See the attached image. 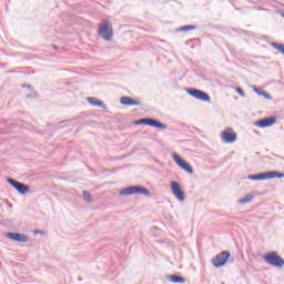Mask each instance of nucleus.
Masks as SVG:
<instances>
[{
    "label": "nucleus",
    "instance_id": "f03ea898",
    "mask_svg": "<svg viewBox=\"0 0 284 284\" xmlns=\"http://www.w3.org/2000/svg\"><path fill=\"white\" fill-rule=\"evenodd\" d=\"M270 179H284V173L278 171H267L248 175L250 181H270Z\"/></svg>",
    "mask_w": 284,
    "mask_h": 284
},
{
    "label": "nucleus",
    "instance_id": "f257e3e1",
    "mask_svg": "<svg viewBox=\"0 0 284 284\" xmlns=\"http://www.w3.org/2000/svg\"><path fill=\"white\" fill-rule=\"evenodd\" d=\"M132 194H142L143 196H152V192L145 186L131 185L120 191V196H132Z\"/></svg>",
    "mask_w": 284,
    "mask_h": 284
},
{
    "label": "nucleus",
    "instance_id": "6ab92c4d",
    "mask_svg": "<svg viewBox=\"0 0 284 284\" xmlns=\"http://www.w3.org/2000/svg\"><path fill=\"white\" fill-rule=\"evenodd\" d=\"M190 30H196V26H194V24H189V26L180 27V28L178 29V32H190Z\"/></svg>",
    "mask_w": 284,
    "mask_h": 284
},
{
    "label": "nucleus",
    "instance_id": "4468645a",
    "mask_svg": "<svg viewBox=\"0 0 284 284\" xmlns=\"http://www.w3.org/2000/svg\"><path fill=\"white\" fill-rule=\"evenodd\" d=\"M120 103H121V105H141V101L135 100L130 97H122L120 99Z\"/></svg>",
    "mask_w": 284,
    "mask_h": 284
},
{
    "label": "nucleus",
    "instance_id": "412c9836",
    "mask_svg": "<svg viewBox=\"0 0 284 284\" xmlns=\"http://www.w3.org/2000/svg\"><path fill=\"white\" fill-rule=\"evenodd\" d=\"M235 92H237V94H240V97L245 98V91H243V89H242V88L236 87V88H235Z\"/></svg>",
    "mask_w": 284,
    "mask_h": 284
},
{
    "label": "nucleus",
    "instance_id": "4be33fe9",
    "mask_svg": "<svg viewBox=\"0 0 284 284\" xmlns=\"http://www.w3.org/2000/svg\"><path fill=\"white\" fill-rule=\"evenodd\" d=\"M26 88L32 90V85H26Z\"/></svg>",
    "mask_w": 284,
    "mask_h": 284
},
{
    "label": "nucleus",
    "instance_id": "423d86ee",
    "mask_svg": "<svg viewBox=\"0 0 284 284\" xmlns=\"http://www.w3.org/2000/svg\"><path fill=\"white\" fill-rule=\"evenodd\" d=\"M138 125H149L150 128H156V130H168V124L154 120L152 118H144L136 122Z\"/></svg>",
    "mask_w": 284,
    "mask_h": 284
},
{
    "label": "nucleus",
    "instance_id": "aec40b11",
    "mask_svg": "<svg viewBox=\"0 0 284 284\" xmlns=\"http://www.w3.org/2000/svg\"><path fill=\"white\" fill-rule=\"evenodd\" d=\"M83 200L87 203H92V194H90L88 191H83Z\"/></svg>",
    "mask_w": 284,
    "mask_h": 284
},
{
    "label": "nucleus",
    "instance_id": "ddd939ff",
    "mask_svg": "<svg viewBox=\"0 0 284 284\" xmlns=\"http://www.w3.org/2000/svg\"><path fill=\"white\" fill-rule=\"evenodd\" d=\"M274 123H276V116H268L265 119H261L258 121L255 122V125L257 128H272V125H274Z\"/></svg>",
    "mask_w": 284,
    "mask_h": 284
},
{
    "label": "nucleus",
    "instance_id": "20e7f679",
    "mask_svg": "<svg viewBox=\"0 0 284 284\" xmlns=\"http://www.w3.org/2000/svg\"><path fill=\"white\" fill-rule=\"evenodd\" d=\"M232 256V254L230 253V251H222L221 253L216 254L213 258H212V265L213 267H223L225 265H227V261H230V257Z\"/></svg>",
    "mask_w": 284,
    "mask_h": 284
},
{
    "label": "nucleus",
    "instance_id": "2eb2a0df",
    "mask_svg": "<svg viewBox=\"0 0 284 284\" xmlns=\"http://www.w3.org/2000/svg\"><path fill=\"white\" fill-rule=\"evenodd\" d=\"M88 103H90V105H95V108H102L105 109V103H103V101L99 100L95 97H90L87 99Z\"/></svg>",
    "mask_w": 284,
    "mask_h": 284
},
{
    "label": "nucleus",
    "instance_id": "5701e85b",
    "mask_svg": "<svg viewBox=\"0 0 284 284\" xmlns=\"http://www.w3.org/2000/svg\"><path fill=\"white\" fill-rule=\"evenodd\" d=\"M36 234H41V230H37V231H36Z\"/></svg>",
    "mask_w": 284,
    "mask_h": 284
},
{
    "label": "nucleus",
    "instance_id": "0eeeda50",
    "mask_svg": "<svg viewBox=\"0 0 284 284\" xmlns=\"http://www.w3.org/2000/svg\"><path fill=\"white\" fill-rule=\"evenodd\" d=\"M173 161H175L176 165L181 168V170H184V172H187V174H194V169L187 161H185L181 155L178 153L172 154Z\"/></svg>",
    "mask_w": 284,
    "mask_h": 284
},
{
    "label": "nucleus",
    "instance_id": "9b49d317",
    "mask_svg": "<svg viewBox=\"0 0 284 284\" xmlns=\"http://www.w3.org/2000/svg\"><path fill=\"white\" fill-rule=\"evenodd\" d=\"M6 237L10 241H13L14 243H28L30 241V236L28 234L23 233H6Z\"/></svg>",
    "mask_w": 284,
    "mask_h": 284
},
{
    "label": "nucleus",
    "instance_id": "bb28decb",
    "mask_svg": "<svg viewBox=\"0 0 284 284\" xmlns=\"http://www.w3.org/2000/svg\"><path fill=\"white\" fill-rule=\"evenodd\" d=\"M282 17L284 18V13L282 14Z\"/></svg>",
    "mask_w": 284,
    "mask_h": 284
},
{
    "label": "nucleus",
    "instance_id": "dca6fc26",
    "mask_svg": "<svg viewBox=\"0 0 284 284\" xmlns=\"http://www.w3.org/2000/svg\"><path fill=\"white\" fill-rule=\"evenodd\" d=\"M253 90L255 94H258V97H264L267 101H272V95L265 91H261V89L253 87Z\"/></svg>",
    "mask_w": 284,
    "mask_h": 284
},
{
    "label": "nucleus",
    "instance_id": "9d476101",
    "mask_svg": "<svg viewBox=\"0 0 284 284\" xmlns=\"http://www.w3.org/2000/svg\"><path fill=\"white\" fill-rule=\"evenodd\" d=\"M171 191L175 199H178L181 203L185 201V192H183V189H181V184H179V182L171 181Z\"/></svg>",
    "mask_w": 284,
    "mask_h": 284
},
{
    "label": "nucleus",
    "instance_id": "a878e982",
    "mask_svg": "<svg viewBox=\"0 0 284 284\" xmlns=\"http://www.w3.org/2000/svg\"><path fill=\"white\" fill-rule=\"evenodd\" d=\"M53 48L57 50V45H53Z\"/></svg>",
    "mask_w": 284,
    "mask_h": 284
},
{
    "label": "nucleus",
    "instance_id": "f8f14e48",
    "mask_svg": "<svg viewBox=\"0 0 284 284\" xmlns=\"http://www.w3.org/2000/svg\"><path fill=\"white\" fill-rule=\"evenodd\" d=\"M237 139L236 132L234 129L227 128L222 132V141L223 143H235Z\"/></svg>",
    "mask_w": 284,
    "mask_h": 284
},
{
    "label": "nucleus",
    "instance_id": "a211bd4d",
    "mask_svg": "<svg viewBox=\"0 0 284 284\" xmlns=\"http://www.w3.org/2000/svg\"><path fill=\"white\" fill-rule=\"evenodd\" d=\"M254 199V195L252 193L246 194L244 197L239 200L240 205H245L250 203Z\"/></svg>",
    "mask_w": 284,
    "mask_h": 284
},
{
    "label": "nucleus",
    "instance_id": "393cba45",
    "mask_svg": "<svg viewBox=\"0 0 284 284\" xmlns=\"http://www.w3.org/2000/svg\"><path fill=\"white\" fill-rule=\"evenodd\" d=\"M79 281H83V278L79 277Z\"/></svg>",
    "mask_w": 284,
    "mask_h": 284
},
{
    "label": "nucleus",
    "instance_id": "b1692460",
    "mask_svg": "<svg viewBox=\"0 0 284 284\" xmlns=\"http://www.w3.org/2000/svg\"><path fill=\"white\" fill-rule=\"evenodd\" d=\"M27 97L30 99L32 95H31V94H28Z\"/></svg>",
    "mask_w": 284,
    "mask_h": 284
},
{
    "label": "nucleus",
    "instance_id": "f3484780",
    "mask_svg": "<svg viewBox=\"0 0 284 284\" xmlns=\"http://www.w3.org/2000/svg\"><path fill=\"white\" fill-rule=\"evenodd\" d=\"M168 281H171V283H185V277L181 275H169Z\"/></svg>",
    "mask_w": 284,
    "mask_h": 284
},
{
    "label": "nucleus",
    "instance_id": "7ed1b4c3",
    "mask_svg": "<svg viewBox=\"0 0 284 284\" xmlns=\"http://www.w3.org/2000/svg\"><path fill=\"white\" fill-rule=\"evenodd\" d=\"M264 261L267 263V265H272V267H277L278 270H282L284 267V260L278 255V253L272 251L264 255Z\"/></svg>",
    "mask_w": 284,
    "mask_h": 284
},
{
    "label": "nucleus",
    "instance_id": "1a4fd4ad",
    "mask_svg": "<svg viewBox=\"0 0 284 284\" xmlns=\"http://www.w3.org/2000/svg\"><path fill=\"white\" fill-rule=\"evenodd\" d=\"M186 92L190 97H193V99H197V101L209 102L211 99L210 94L199 89L187 88Z\"/></svg>",
    "mask_w": 284,
    "mask_h": 284
},
{
    "label": "nucleus",
    "instance_id": "6e6552de",
    "mask_svg": "<svg viewBox=\"0 0 284 284\" xmlns=\"http://www.w3.org/2000/svg\"><path fill=\"white\" fill-rule=\"evenodd\" d=\"M7 183H9L11 187H14L17 192H19V194L24 195L28 194V192H30V185L23 184L12 178H7Z\"/></svg>",
    "mask_w": 284,
    "mask_h": 284
},
{
    "label": "nucleus",
    "instance_id": "39448f33",
    "mask_svg": "<svg viewBox=\"0 0 284 284\" xmlns=\"http://www.w3.org/2000/svg\"><path fill=\"white\" fill-rule=\"evenodd\" d=\"M98 33L100 34V37H102V39H104V41H112V37H114L112 26H110V22L108 21H103L100 24Z\"/></svg>",
    "mask_w": 284,
    "mask_h": 284
}]
</instances>
